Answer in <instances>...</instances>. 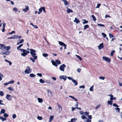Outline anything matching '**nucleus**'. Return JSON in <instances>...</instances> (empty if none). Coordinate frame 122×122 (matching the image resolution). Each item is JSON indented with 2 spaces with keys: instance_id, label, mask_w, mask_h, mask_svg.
Instances as JSON below:
<instances>
[{
  "instance_id": "nucleus-1",
  "label": "nucleus",
  "mask_w": 122,
  "mask_h": 122,
  "mask_svg": "<svg viewBox=\"0 0 122 122\" xmlns=\"http://www.w3.org/2000/svg\"><path fill=\"white\" fill-rule=\"evenodd\" d=\"M30 54L32 57L34 59H37V56L36 55V50L31 49H30Z\"/></svg>"
},
{
  "instance_id": "nucleus-2",
  "label": "nucleus",
  "mask_w": 122,
  "mask_h": 122,
  "mask_svg": "<svg viewBox=\"0 0 122 122\" xmlns=\"http://www.w3.org/2000/svg\"><path fill=\"white\" fill-rule=\"evenodd\" d=\"M19 50L23 52V53L21 54V55L23 56H25L28 53H30L29 51L23 49H19Z\"/></svg>"
},
{
  "instance_id": "nucleus-3",
  "label": "nucleus",
  "mask_w": 122,
  "mask_h": 122,
  "mask_svg": "<svg viewBox=\"0 0 122 122\" xmlns=\"http://www.w3.org/2000/svg\"><path fill=\"white\" fill-rule=\"evenodd\" d=\"M31 69L30 68L29 66H27L26 70L25 71V73L23 72V73L24 74H29L31 72Z\"/></svg>"
},
{
  "instance_id": "nucleus-4",
  "label": "nucleus",
  "mask_w": 122,
  "mask_h": 122,
  "mask_svg": "<svg viewBox=\"0 0 122 122\" xmlns=\"http://www.w3.org/2000/svg\"><path fill=\"white\" fill-rule=\"evenodd\" d=\"M67 78L69 80H71L74 83L75 85H77L78 84L77 81L76 80L73 79L72 77L69 76L67 77Z\"/></svg>"
},
{
  "instance_id": "nucleus-5",
  "label": "nucleus",
  "mask_w": 122,
  "mask_h": 122,
  "mask_svg": "<svg viewBox=\"0 0 122 122\" xmlns=\"http://www.w3.org/2000/svg\"><path fill=\"white\" fill-rule=\"evenodd\" d=\"M66 66L64 64H63L61 65L59 67V69L60 71H64L65 68L66 67Z\"/></svg>"
},
{
  "instance_id": "nucleus-6",
  "label": "nucleus",
  "mask_w": 122,
  "mask_h": 122,
  "mask_svg": "<svg viewBox=\"0 0 122 122\" xmlns=\"http://www.w3.org/2000/svg\"><path fill=\"white\" fill-rule=\"evenodd\" d=\"M102 58L104 60L106 61L108 63H110V62L111 59L109 58L103 56Z\"/></svg>"
},
{
  "instance_id": "nucleus-7",
  "label": "nucleus",
  "mask_w": 122,
  "mask_h": 122,
  "mask_svg": "<svg viewBox=\"0 0 122 122\" xmlns=\"http://www.w3.org/2000/svg\"><path fill=\"white\" fill-rule=\"evenodd\" d=\"M0 49L3 51H5L6 49L5 46L3 44H0Z\"/></svg>"
},
{
  "instance_id": "nucleus-8",
  "label": "nucleus",
  "mask_w": 122,
  "mask_h": 122,
  "mask_svg": "<svg viewBox=\"0 0 122 122\" xmlns=\"http://www.w3.org/2000/svg\"><path fill=\"white\" fill-rule=\"evenodd\" d=\"M6 98L8 100L10 101L13 98V97L11 95L7 94L6 96Z\"/></svg>"
},
{
  "instance_id": "nucleus-9",
  "label": "nucleus",
  "mask_w": 122,
  "mask_h": 122,
  "mask_svg": "<svg viewBox=\"0 0 122 122\" xmlns=\"http://www.w3.org/2000/svg\"><path fill=\"white\" fill-rule=\"evenodd\" d=\"M59 44L63 46L64 47V49H66V45L63 42L60 41H58Z\"/></svg>"
},
{
  "instance_id": "nucleus-10",
  "label": "nucleus",
  "mask_w": 122,
  "mask_h": 122,
  "mask_svg": "<svg viewBox=\"0 0 122 122\" xmlns=\"http://www.w3.org/2000/svg\"><path fill=\"white\" fill-rule=\"evenodd\" d=\"M103 43H102L100 44V45L98 46V49L100 50L101 49H102L104 48Z\"/></svg>"
},
{
  "instance_id": "nucleus-11",
  "label": "nucleus",
  "mask_w": 122,
  "mask_h": 122,
  "mask_svg": "<svg viewBox=\"0 0 122 122\" xmlns=\"http://www.w3.org/2000/svg\"><path fill=\"white\" fill-rule=\"evenodd\" d=\"M66 76H60V79H63L65 81L66 80Z\"/></svg>"
},
{
  "instance_id": "nucleus-12",
  "label": "nucleus",
  "mask_w": 122,
  "mask_h": 122,
  "mask_svg": "<svg viewBox=\"0 0 122 122\" xmlns=\"http://www.w3.org/2000/svg\"><path fill=\"white\" fill-rule=\"evenodd\" d=\"M64 2L65 5H69V3L66 1V0H61Z\"/></svg>"
},
{
  "instance_id": "nucleus-13",
  "label": "nucleus",
  "mask_w": 122,
  "mask_h": 122,
  "mask_svg": "<svg viewBox=\"0 0 122 122\" xmlns=\"http://www.w3.org/2000/svg\"><path fill=\"white\" fill-rule=\"evenodd\" d=\"M29 9V8L28 6H25V8L22 10V11L25 12H26Z\"/></svg>"
},
{
  "instance_id": "nucleus-14",
  "label": "nucleus",
  "mask_w": 122,
  "mask_h": 122,
  "mask_svg": "<svg viewBox=\"0 0 122 122\" xmlns=\"http://www.w3.org/2000/svg\"><path fill=\"white\" fill-rule=\"evenodd\" d=\"M48 96L49 97H51L52 95V94L51 91L50 90H47Z\"/></svg>"
},
{
  "instance_id": "nucleus-15",
  "label": "nucleus",
  "mask_w": 122,
  "mask_h": 122,
  "mask_svg": "<svg viewBox=\"0 0 122 122\" xmlns=\"http://www.w3.org/2000/svg\"><path fill=\"white\" fill-rule=\"evenodd\" d=\"M66 8L67 9L66 10V12L67 13H69L70 12H73V11L71 9L69 8L68 7H67Z\"/></svg>"
},
{
  "instance_id": "nucleus-16",
  "label": "nucleus",
  "mask_w": 122,
  "mask_h": 122,
  "mask_svg": "<svg viewBox=\"0 0 122 122\" xmlns=\"http://www.w3.org/2000/svg\"><path fill=\"white\" fill-rule=\"evenodd\" d=\"M10 53V52L9 51H7L5 52H3L2 53V55H9Z\"/></svg>"
},
{
  "instance_id": "nucleus-17",
  "label": "nucleus",
  "mask_w": 122,
  "mask_h": 122,
  "mask_svg": "<svg viewBox=\"0 0 122 122\" xmlns=\"http://www.w3.org/2000/svg\"><path fill=\"white\" fill-rule=\"evenodd\" d=\"M57 105L58 108L59 110L60 111H61L62 110V108L61 106L58 103L57 104Z\"/></svg>"
},
{
  "instance_id": "nucleus-18",
  "label": "nucleus",
  "mask_w": 122,
  "mask_h": 122,
  "mask_svg": "<svg viewBox=\"0 0 122 122\" xmlns=\"http://www.w3.org/2000/svg\"><path fill=\"white\" fill-rule=\"evenodd\" d=\"M3 29H2V31L3 32H4L5 30V26L6 24H5V22L3 23Z\"/></svg>"
},
{
  "instance_id": "nucleus-19",
  "label": "nucleus",
  "mask_w": 122,
  "mask_h": 122,
  "mask_svg": "<svg viewBox=\"0 0 122 122\" xmlns=\"http://www.w3.org/2000/svg\"><path fill=\"white\" fill-rule=\"evenodd\" d=\"M8 39H16V35H14L13 36L11 37H10L8 38H7Z\"/></svg>"
},
{
  "instance_id": "nucleus-20",
  "label": "nucleus",
  "mask_w": 122,
  "mask_h": 122,
  "mask_svg": "<svg viewBox=\"0 0 122 122\" xmlns=\"http://www.w3.org/2000/svg\"><path fill=\"white\" fill-rule=\"evenodd\" d=\"M51 61L53 65L56 66H57V65L56 63V62H55L54 61L52 60H51Z\"/></svg>"
},
{
  "instance_id": "nucleus-21",
  "label": "nucleus",
  "mask_w": 122,
  "mask_h": 122,
  "mask_svg": "<svg viewBox=\"0 0 122 122\" xmlns=\"http://www.w3.org/2000/svg\"><path fill=\"white\" fill-rule=\"evenodd\" d=\"M77 120V118H74L71 119L70 122H76Z\"/></svg>"
},
{
  "instance_id": "nucleus-22",
  "label": "nucleus",
  "mask_w": 122,
  "mask_h": 122,
  "mask_svg": "<svg viewBox=\"0 0 122 122\" xmlns=\"http://www.w3.org/2000/svg\"><path fill=\"white\" fill-rule=\"evenodd\" d=\"M74 22H76V23H78L80 22V21H79L78 19H77V18H75V20H74Z\"/></svg>"
},
{
  "instance_id": "nucleus-23",
  "label": "nucleus",
  "mask_w": 122,
  "mask_h": 122,
  "mask_svg": "<svg viewBox=\"0 0 122 122\" xmlns=\"http://www.w3.org/2000/svg\"><path fill=\"white\" fill-rule=\"evenodd\" d=\"M5 109H2L1 110L0 112V114L1 113L2 114H4L5 113Z\"/></svg>"
},
{
  "instance_id": "nucleus-24",
  "label": "nucleus",
  "mask_w": 122,
  "mask_h": 122,
  "mask_svg": "<svg viewBox=\"0 0 122 122\" xmlns=\"http://www.w3.org/2000/svg\"><path fill=\"white\" fill-rule=\"evenodd\" d=\"M54 117L53 116H50V118L49 119V122H51L52 120H53Z\"/></svg>"
},
{
  "instance_id": "nucleus-25",
  "label": "nucleus",
  "mask_w": 122,
  "mask_h": 122,
  "mask_svg": "<svg viewBox=\"0 0 122 122\" xmlns=\"http://www.w3.org/2000/svg\"><path fill=\"white\" fill-rule=\"evenodd\" d=\"M42 9L43 8H42V7L40 8L39 9V11L38 12V14H40L41 13L42 10Z\"/></svg>"
},
{
  "instance_id": "nucleus-26",
  "label": "nucleus",
  "mask_w": 122,
  "mask_h": 122,
  "mask_svg": "<svg viewBox=\"0 0 122 122\" xmlns=\"http://www.w3.org/2000/svg\"><path fill=\"white\" fill-rule=\"evenodd\" d=\"M0 119L2 121L6 120V119L5 118H4L0 116Z\"/></svg>"
},
{
  "instance_id": "nucleus-27",
  "label": "nucleus",
  "mask_w": 122,
  "mask_h": 122,
  "mask_svg": "<svg viewBox=\"0 0 122 122\" xmlns=\"http://www.w3.org/2000/svg\"><path fill=\"white\" fill-rule=\"evenodd\" d=\"M37 100L38 101V102L39 103H42L43 101L42 99L40 98H38Z\"/></svg>"
},
{
  "instance_id": "nucleus-28",
  "label": "nucleus",
  "mask_w": 122,
  "mask_h": 122,
  "mask_svg": "<svg viewBox=\"0 0 122 122\" xmlns=\"http://www.w3.org/2000/svg\"><path fill=\"white\" fill-rule=\"evenodd\" d=\"M113 101L112 100H109L108 101L107 103L108 104L110 105H111L112 104Z\"/></svg>"
},
{
  "instance_id": "nucleus-29",
  "label": "nucleus",
  "mask_w": 122,
  "mask_h": 122,
  "mask_svg": "<svg viewBox=\"0 0 122 122\" xmlns=\"http://www.w3.org/2000/svg\"><path fill=\"white\" fill-rule=\"evenodd\" d=\"M13 10L14 12H16L18 11V9L17 8L15 7L13 9Z\"/></svg>"
},
{
  "instance_id": "nucleus-30",
  "label": "nucleus",
  "mask_w": 122,
  "mask_h": 122,
  "mask_svg": "<svg viewBox=\"0 0 122 122\" xmlns=\"http://www.w3.org/2000/svg\"><path fill=\"white\" fill-rule=\"evenodd\" d=\"M108 96H109L110 97V100L112 101L113 100V95H108Z\"/></svg>"
},
{
  "instance_id": "nucleus-31",
  "label": "nucleus",
  "mask_w": 122,
  "mask_h": 122,
  "mask_svg": "<svg viewBox=\"0 0 122 122\" xmlns=\"http://www.w3.org/2000/svg\"><path fill=\"white\" fill-rule=\"evenodd\" d=\"M80 114L82 115V116H84L85 114V112H83L82 111H81L79 112Z\"/></svg>"
},
{
  "instance_id": "nucleus-32",
  "label": "nucleus",
  "mask_w": 122,
  "mask_h": 122,
  "mask_svg": "<svg viewBox=\"0 0 122 122\" xmlns=\"http://www.w3.org/2000/svg\"><path fill=\"white\" fill-rule=\"evenodd\" d=\"M86 120H85L84 121V122H91V119H89L87 118H86Z\"/></svg>"
},
{
  "instance_id": "nucleus-33",
  "label": "nucleus",
  "mask_w": 122,
  "mask_h": 122,
  "mask_svg": "<svg viewBox=\"0 0 122 122\" xmlns=\"http://www.w3.org/2000/svg\"><path fill=\"white\" fill-rule=\"evenodd\" d=\"M82 20L84 21L83 22V23L84 24L87 23L88 22V21L86 20H85L83 19Z\"/></svg>"
},
{
  "instance_id": "nucleus-34",
  "label": "nucleus",
  "mask_w": 122,
  "mask_h": 122,
  "mask_svg": "<svg viewBox=\"0 0 122 122\" xmlns=\"http://www.w3.org/2000/svg\"><path fill=\"white\" fill-rule=\"evenodd\" d=\"M89 27V26L88 25H86L84 26V30H85L87 28H88Z\"/></svg>"
},
{
  "instance_id": "nucleus-35",
  "label": "nucleus",
  "mask_w": 122,
  "mask_h": 122,
  "mask_svg": "<svg viewBox=\"0 0 122 122\" xmlns=\"http://www.w3.org/2000/svg\"><path fill=\"white\" fill-rule=\"evenodd\" d=\"M39 82L40 83H44L45 82V81L42 79H40Z\"/></svg>"
},
{
  "instance_id": "nucleus-36",
  "label": "nucleus",
  "mask_w": 122,
  "mask_h": 122,
  "mask_svg": "<svg viewBox=\"0 0 122 122\" xmlns=\"http://www.w3.org/2000/svg\"><path fill=\"white\" fill-rule=\"evenodd\" d=\"M55 61L56 63H57L58 64H60L61 63L60 61L59 60H56Z\"/></svg>"
},
{
  "instance_id": "nucleus-37",
  "label": "nucleus",
  "mask_w": 122,
  "mask_h": 122,
  "mask_svg": "<svg viewBox=\"0 0 122 122\" xmlns=\"http://www.w3.org/2000/svg\"><path fill=\"white\" fill-rule=\"evenodd\" d=\"M3 77V76L2 74L0 72V81H1L2 79V78Z\"/></svg>"
},
{
  "instance_id": "nucleus-38",
  "label": "nucleus",
  "mask_w": 122,
  "mask_h": 122,
  "mask_svg": "<svg viewBox=\"0 0 122 122\" xmlns=\"http://www.w3.org/2000/svg\"><path fill=\"white\" fill-rule=\"evenodd\" d=\"M92 17L94 21H95L96 20V19L94 15H92Z\"/></svg>"
},
{
  "instance_id": "nucleus-39",
  "label": "nucleus",
  "mask_w": 122,
  "mask_h": 122,
  "mask_svg": "<svg viewBox=\"0 0 122 122\" xmlns=\"http://www.w3.org/2000/svg\"><path fill=\"white\" fill-rule=\"evenodd\" d=\"M42 56L45 57H47L48 56V54L47 53H44L42 54Z\"/></svg>"
},
{
  "instance_id": "nucleus-40",
  "label": "nucleus",
  "mask_w": 122,
  "mask_h": 122,
  "mask_svg": "<svg viewBox=\"0 0 122 122\" xmlns=\"http://www.w3.org/2000/svg\"><path fill=\"white\" fill-rule=\"evenodd\" d=\"M29 76L31 77H35V75L33 73H31L30 74Z\"/></svg>"
},
{
  "instance_id": "nucleus-41",
  "label": "nucleus",
  "mask_w": 122,
  "mask_h": 122,
  "mask_svg": "<svg viewBox=\"0 0 122 122\" xmlns=\"http://www.w3.org/2000/svg\"><path fill=\"white\" fill-rule=\"evenodd\" d=\"M3 116L5 117H8L9 115L6 113H5L3 115Z\"/></svg>"
},
{
  "instance_id": "nucleus-42",
  "label": "nucleus",
  "mask_w": 122,
  "mask_h": 122,
  "mask_svg": "<svg viewBox=\"0 0 122 122\" xmlns=\"http://www.w3.org/2000/svg\"><path fill=\"white\" fill-rule=\"evenodd\" d=\"M4 95V93L3 92L1 91H0V95L1 96H2Z\"/></svg>"
},
{
  "instance_id": "nucleus-43",
  "label": "nucleus",
  "mask_w": 122,
  "mask_h": 122,
  "mask_svg": "<svg viewBox=\"0 0 122 122\" xmlns=\"http://www.w3.org/2000/svg\"><path fill=\"white\" fill-rule=\"evenodd\" d=\"M81 117L82 119L83 120L84 119H86L87 118L86 116H81Z\"/></svg>"
},
{
  "instance_id": "nucleus-44",
  "label": "nucleus",
  "mask_w": 122,
  "mask_h": 122,
  "mask_svg": "<svg viewBox=\"0 0 122 122\" xmlns=\"http://www.w3.org/2000/svg\"><path fill=\"white\" fill-rule=\"evenodd\" d=\"M30 60H31L33 62H35V60H36V59H35L34 58H33L32 57H30Z\"/></svg>"
},
{
  "instance_id": "nucleus-45",
  "label": "nucleus",
  "mask_w": 122,
  "mask_h": 122,
  "mask_svg": "<svg viewBox=\"0 0 122 122\" xmlns=\"http://www.w3.org/2000/svg\"><path fill=\"white\" fill-rule=\"evenodd\" d=\"M37 119L39 120H41L42 119V117H40L38 116L37 117Z\"/></svg>"
},
{
  "instance_id": "nucleus-46",
  "label": "nucleus",
  "mask_w": 122,
  "mask_h": 122,
  "mask_svg": "<svg viewBox=\"0 0 122 122\" xmlns=\"http://www.w3.org/2000/svg\"><path fill=\"white\" fill-rule=\"evenodd\" d=\"M93 86H92L90 88L89 90L91 91H93Z\"/></svg>"
},
{
  "instance_id": "nucleus-47",
  "label": "nucleus",
  "mask_w": 122,
  "mask_h": 122,
  "mask_svg": "<svg viewBox=\"0 0 122 122\" xmlns=\"http://www.w3.org/2000/svg\"><path fill=\"white\" fill-rule=\"evenodd\" d=\"M8 89L11 91H13V89L11 87H9L8 88Z\"/></svg>"
},
{
  "instance_id": "nucleus-48",
  "label": "nucleus",
  "mask_w": 122,
  "mask_h": 122,
  "mask_svg": "<svg viewBox=\"0 0 122 122\" xmlns=\"http://www.w3.org/2000/svg\"><path fill=\"white\" fill-rule=\"evenodd\" d=\"M99 78L100 79L104 80L105 78V77L102 76L99 77Z\"/></svg>"
},
{
  "instance_id": "nucleus-49",
  "label": "nucleus",
  "mask_w": 122,
  "mask_h": 122,
  "mask_svg": "<svg viewBox=\"0 0 122 122\" xmlns=\"http://www.w3.org/2000/svg\"><path fill=\"white\" fill-rule=\"evenodd\" d=\"M115 52V51L114 50H113L112 51L111 53V56H112L114 53Z\"/></svg>"
},
{
  "instance_id": "nucleus-50",
  "label": "nucleus",
  "mask_w": 122,
  "mask_h": 122,
  "mask_svg": "<svg viewBox=\"0 0 122 122\" xmlns=\"http://www.w3.org/2000/svg\"><path fill=\"white\" fill-rule=\"evenodd\" d=\"M101 106V104H99L98 105H97L95 108V109H97L99 108Z\"/></svg>"
},
{
  "instance_id": "nucleus-51",
  "label": "nucleus",
  "mask_w": 122,
  "mask_h": 122,
  "mask_svg": "<svg viewBox=\"0 0 122 122\" xmlns=\"http://www.w3.org/2000/svg\"><path fill=\"white\" fill-rule=\"evenodd\" d=\"M16 115L15 114H13L12 116V117L13 119H15L16 117Z\"/></svg>"
},
{
  "instance_id": "nucleus-52",
  "label": "nucleus",
  "mask_w": 122,
  "mask_h": 122,
  "mask_svg": "<svg viewBox=\"0 0 122 122\" xmlns=\"http://www.w3.org/2000/svg\"><path fill=\"white\" fill-rule=\"evenodd\" d=\"M115 110H116V112H119L120 111V109L118 108H117L115 109Z\"/></svg>"
},
{
  "instance_id": "nucleus-53",
  "label": "nucleus",
  "mask_w": 122,
  "mask_h": 122,
  "mask_svg": "<svg viewBox=\"0 0 122 122\" xmlns=\"http://www.w3.org/2000/svg\"><path fill=\"white\" fill-rule=\"evenodd\" d=\"M10 49V47L9 46H7L6 48V50L7 51L9 50Z\"/></svg>"
},
{
  "instance_id": "nucleus-54",
  "label": "nucleus",
  "mask_w": 122,
  "mask_h": 122,
  "mask_svg": "<svg viewBox=\"0 0 122 122\" xmlns=\"http://www.w3.org/2000/svg\"><path fill=\"white\" fill-rule=\"evenodd\" d=\"M15 33V32L14 31H12L10 33H9L7 34V35H8L9 34H11L13 33Z\"/></svg>"
},
{
  "instance_id": "nucleus-55",
  "label": "nucleus",
  "mask_w": 122,
  "mask_h": 122,
  "mask_svg": "<svg viewBox=\"0 0 122 122\" xmlns=\"http://www.w3.org/2000/svg\"><path fill=\"white\" fill-rule=\"evenodd\" d=\"M113 105L114 106L116 107H119V106H118L115 103H113Z\"/></svg>"
},
{
  "instance_id": "nucleus-56",
  "label": "nucleus",
  "mask_w": 122,
  "mask_h": 122,
  "mask_svg": "<svg viewBox=\"0 0 122 122\" xmlns=\"http://www.w3.org/2000/svg\"><path fill=\"white\" fill-rule=\"evenodd\" d=\"M109 37L110 38H112L114 37V36L113 35L110 33L109 34Z\"/></svg>"
},
{
  "instance_id": "nucleus-57",
  "label": "nucleus",
  "mask_w": 122,
  "mask_h": 122,
  "mask_svg": "<svg viewBox=\"0 0 122 122\" xmlns=\"http://www.w3.org/2000/svg\"><path fill=\"white\" fill-rule=\"evenodd\" d=\"M85 88V86L84 85H82L81 86H79V88H82L84 89V88Z\"/></svg>"
},
{
  "instance_id": "nucleus-58",
  "label": "nucleus",
  "mask_w": 122,
  "mask_h": 122,
  "mask_svg": "<svg viewBox=\"0 0 122 122\" xmlns=\"http://www.w3.org/2000/svg\"><path fill=\"white\" fill-rule=\"evenodd\" d=\"M37 75L40 77L42 76V75L41 73H38L37 74Z\"/></svg>"
},
{
  "instance_id": "nucleus-59",
  "label": "nucleus",
  "mask_w": 122,
  "mask_h": 122,
  "mask_svg": "<svg viewBox=\"0 0 122 122\" xmlns=\"http://www.w3.org/2000/svg\"><path fill=\"white\" fill-rule=\"evenodd\" d=\"M102 35H103V36L104 37H106L107 36L106 35L103 33H102Z\"/></svg>"
},
{
  "instance_id": "nucleus-60",
  "label": "nucleus",
  "mask_w": 122,
  "mask_h": 122,
  "mask_svg": "<svg viewBox=\"0 0 122 122\" xmlns=\"http://www.w3.org/2000/svg\"><path fill=\"white\" fill-rule=\"evenodd\" d=\"M14 82V81L13 80H12L11 81H9L8 82L9 84H10L11 83H13Z\"/></svg>"
},
{
  "instance_id": "nucleus-61",
  "label": "nucleus",
  "mask_w": 122,
  "mask_h": 122,
  "mask_svg": "<svg viewBox=\"0 0 122 122\" xmlns=\"http://www.w3.org/2000/svg\"><path fill=\"white\" fill-rule=\"evenodd\" d=\"M42 8H43L42 10L44 11V12L45 13H46V12L45 10V8L44 7H42Z\"/></svg>"
},
{
  "instance_id": "nucleus-62",
  "label": "nucleus",
  "mask_w": 122,
  "mask_h": 122,
  "mask_svg": "<svg viewBox=\"0 0 122 122\" xmlns=\"http://www.w3.org/2000/svg\"><path fill=\"white\" fill-rule=\"evenodd\" d=\"M89 112H85V115L86 116H87L89 115Z\"/></svg>"
},
{
  "instance_id": "nucleus-63",
  "label": "nucleus",
  "mask_w": 122,
  "mask_h": 122,
  "mask_svg": "<svg viewBox=\"0 0 122 122\" xmlns=\"http://www.w3.org/2000/svg\"><path fill=\"white\" fill-rule=\"evenodd\" d=\"M77 70L78 72H80L81 71V69L80 68H79L77 69Z\"/></svg>"
},
{
  "instance_id": "nucleus-64",
  "label": "nucleus",
  "mask_w": 122,
  "mask_h": 122,
  "mask_svg": "<svg viewBox=\"0 0 122 122\" xmlns=\"http://www.w3.org/2000/svg\"><path fill=\"white\" fill-rule=\"evenodd\" d=\"M100 5H101V4H97V7H96V8H99V7H100Z\"/></svg>"
}]
</instances>
